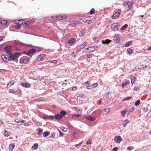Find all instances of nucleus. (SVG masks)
I'll use <instances>...</instances> for the list:
<instances>
[{"mask_svg": "<svg viewBox=\"0 0 151 151\" xmlns=\"http://www.w3.org/2000/svg\"><path fill=\"white\" fill-rule=\"evenodd\" d=\"M121 10L120 9H116L114 12V14L112 17V18L113 19H116L118 18L120 14Z\"/></svg>", "mask_w": 151, "mask_h": 151, "instance_id": "f257e3e1", "label": "nucleus"}, {"mask_svg": "<svg viewBox=\"0 0 151 151\" xmlns=\"http://www.w3.org/2000/svg\"><path fill=\"white\" fill-rule=\"evenodd\" d=\"M12 46L10 45H7L4 47V50L9 54H10L12 51Z\"/></svg>", "mask_w": 151, "mask_h": 151, "instance_id": "f03ea898", "label": "nucleus"}, {"mask_svg": "<svg viewBox=\"0 0 151 151\" xmlns=\"http://www.w3.org/2000/svg\"><path fill=\"white\" fill-rule=\"evenodd\" d=\"M7 22L5 20L0 21V27H1L5 28L8 26Z\"/></svg>", "mask_w": 151, "mask_h": 151, "instance_id": "7ed1b4c3", "label": "nucleus"}, {"mask_svg": "<svg viewBox=\"0 0 151 151\" xmlns=\"http://www.w3.org/2000/svg\"><path fill=\"white\" fill-rule=\"evenodd\" d=\"M36 51V50L35 49H32L29 50V51L27 52L26 54L29 56H31L32 55V54L35 53Z\"/></svg>", "mask_w": 151, "mask_h": 151, "instance_id": "20e7f679", "label": "nucleus"}, {"mask_svg": "<svg viewBox=\"0 0 151 151\" xmlns=\"http://www.w3.org/2000/svg\"><path fill=\"white\" fill-rule=\"evenodd\" d=\"M76 40L75 38L70 39L68 42V44L70 46L74 45L76 42Z\"/></svg>", "mask_w": 151, "mask_h": 151, "instance_id": "39448f33", "label": "nucleus"}, {"mask_svg": "<svg viewBox=\"0 0 151 151\" xmlns=\"http://www.w3.org/2000/svg\"><path fill=\"white\" fill-rule=\"evenodd\" d=\"M29 60L25 57H22L20 59V63L26 64L29 62Z\"/></svg>", "mask_w": 151, "mask_h": 151, "instance_id": "423d86ee", "label": "nucleus"}, {"mask_svg": "<svg viewBox=\"0 0 151 151\" xmlns=\"http://www.w3.org/2000/svg\"><path fill=\"white\" fill-rule=\"evenodd\" d=\"M115 141L117 143H120L122 141V139L119 136H116L114 139Z\"/></svg>", "mask_w": 151, "mask_h": 151, "instance_id": "0eeeda50", "label": "nucleus"}, {"mask_svg": "<svg viewBox=\"0 0 151 151\" xmlns=\"http://www.w3.org/2000/svg\"><path fill=\"white\" fill-rule=\"evenodd\" d=\"M45 55H40L38 56L37 58V60L38 61H42L45 59Z\"/></svg>", "mask_w": 151, "mask_h": 151, "instance_id": "6e6552de", "label": "nucleus"}, {"mask_svg": "<svg viewBox=\"0 0 151 151\" xmlns=\"http://www.w3.org/2000/svg\"><path fill=\"white\" fill-rule=\"evenodd\" d=\"M112 27H113V30L114 31H116L118 30L119 29V25H116L115 24H113L111 25Z\"/></svg>", "mask_w": 151, "mask_h": 151, "instance_id": "1a4fd4ad", "label": "nucleus"}, {"mask_svg": "<svg viewBox=\"0 0 151 151\" xmlns=\"http://www.w3.org/2000/svg\"><path fill=\"white\" fill-rule=\"evenodd\" d=\"M133 4L134 2H131L130 3L127 2L125 4H124V6H125L126 5H128V7L129 9H131L132 8Z\"/></svg>", "mask_w": 151, "mask_h": 151, "instance_id": "9d476101", "label": "nucleus"}, {"mask_svg": "<svg viewBox=\"0 0 151 151\" xmlns=\"http://www.w3.org/2000/svg\"><path fill=\"white\" fill-rule=\"evenodd\" d=\"M21 85V86L27 88H29L30 86V84L28 83H24L23 82H22Z\"/></svg>", "mask_w": 151, "mask_h": 151, "instance_id": "9b49d317", "label": "nucleus"}, {"mask_svg": "<svg viewBox=\"0 0 151 151\" xmlns=\"http://www.w3.org/2000/svg\"><path fill=\"white\" fill-rule=\"evenodd\" d=\"M111 111L110 109L109 108H106L104 109L101 112H103L104 114H106L108 113Z\"/></svg>", "mask_w": 151, "mask_h": 151, "instance_id": "f8f14e48", "label": "nucleus"}, {"mask_svg": "<svg viewBox=\"0 0 151 151\" xmlns=\"http://www.w3.org/2000/svg\"><path fill=\"white\" fill-rule=\"evenodd\" d=\"M58 19L62 20L65 19L66 18V16L65 14H61L58 15Z\"/></svg>", "mask_w": 151, "mask_h": 151, "instance_id": "ddd939ff", "label": "nucleus"}, {"mask_svg": "<svg viewBox=\"0 0 151 151\" xmlns=\"http://www.w3.org/2000/svg\"><path fill=\"white\" fill-rule=\"evenodd\" d=\"M87 43L86 42H84L82 44L79 45V47L80 49H83L87 45Z\"/></svg>", "mask_w": 151, "mask_h": 151, "instance_id": "4468645a", "label": "nucleus"}, {"mask_svg": "<svg viewBox=\"0 0 151 151\" xmlns=\"http://www.w3.org/2000/svg\"><path fill=\"white\" fill-rule=\"evenodd\" d=\"M14 83V81L12 80L10 81L9 83L8 84L6 87L7 88H9L12 85H13Z\"/></svg>", "mask_w": 151, "mask_h": 151, "instance_id": "2eb2a0df", "label": "nucleus"}, {"mask_svg": "<svg viewBox=\"0 0 151 151\" xmlns=\"http://www.w3.org/2000/svg\"><path fill=\"white\" fill-rule=\"evenodd\" d=\"M19 22H22V24H24L25 27L29 26V25L30 23L29 22H26L24 21L21 20V21H19Z\"/></svg>", "mask_w": 151, "mask_h": 151, "instance_id": "dca6fc26", "label": "nucleus"}, {"mask_svg": "<svg viewBox=\"0 0 151 151\" xmlns=\"http://www.w3.org/2000/svg\"><path fill=\"white\" fill-rule=\"evenodd\" d=\"M15 146V145L14 144L12 143L10 144L9 147V150L11 151H12L14 148Z\"/></svg>", "mask_w": 151, "mask_h": 151, "instance_id": "f3484780", "label": "nucleus"}, {"mask_svg": "<svg viewBox=\"0 0 151 151\" xmlns=\"http://www.w3.org/2000/svg\"><path fill=\"white\" fill-rule=\"evenodd\" d=\"M132 43V41H130L126 42V44L125 45V47H128L130 46Z\"/></svg>", "mask_w": 151, "mask_h": 151, "instance_id": "a211bd4d", "label": "nucleus"}, {"mask_svg": "<svg viewBox=\"0 0 151 151\" xmlns=\"http://www.w3.org/2000/svg\"><path fill=\"white\" fill-rule=\"evenodd\" d=\"M111 41V40H110L109 39H106L105 40H102V42L103 44H108L110 43Z\"/></svg>", "mask_w": 151, "mask_h": 151, "instance_id": "6ab92c4d", "label": "nucleus"}, {"mask_svg": "<svg viewBox=\"0 0 151 151\" xmlns=\"http://www.w3.org/2000/svg\"><path fill=\"white\" fill-rule=\"evenodd\" d=\"M87 50H88L89 52H91L95 50V49L93 46L87 48Z\"/></svg>", "mask_w": 151, "mask_h": 151, "instance_id": "aec40b11", "label": "nucleus"}, {"mask_svg": "<svg viewBox=\"0 0 151 151\" xmlns=\"http://www.w3.org/2000/svg\"><path fill=\"white\" fill-rule=\"evenodd\" d=\"M86 118L87 119L91 121H94L96 120V119L95 118L91 116H86Z\"/></svg>", "mask_w": 151, "mask_h": 151, "instance_id": "412c9836", "label": "nucleus"}, {"mask_svg": "<svg viewBox=\"0 0 151 151\" xmlns=\"http://www.w3.org/2000/svg\"><path fill=\"white\" fill-rule=\"evenodd\" d=\"M9 58L8 56L6 55H4L1 56L2 59L4 61H6Z\"/></svg>", "mask_w": 151, "mask_h": 151, "instance_id": "4be33fe9", "label": "nucleus"}, {"mask_svg": "<svg viewBox=\"0 0 151 151\" xmlns=\"http://www.w3.org/2000/svg\"><path fill=\"white\" fill-rule=\"evenodd\" d=\"M9 55H10V60H14L15 58L14 54L10 53V54Z\"/></svg>", "mask_w": 151, "mask_h": 151, "instance_id": "5701e85b", "label": "nucleus"}, {"mask_svg": "<svg viewBox=\"0 0 151 151\" xmlns=\"http://www.w3.org/2000/svg\"><path fill=\"white\" fill-rule=\"evenodd\" d=\"M128 53L131 55L133 52V49H131V48H128L127 50Z\"/></svg>", "mask_w": 151, "mask_h": 151, "instance_id": "b1692460", "label": "nucleus"}, {"mask_svg": "<svg viewBox=\"0 0 151 151\" xmlns=\"http://www.w3.org/2000/svg\"><path fill=\"white\" fill-rule=\"evenodd\" d=\"M129 122V121L128 119L125 120L122 123L124 127H125L127 124Z\"/></svg>", "mask_w": 151, "mask_h": 151, "instance_id": "393cba45", "label": "nucleus"}, {"mask_svg": "<svg viewBox=\"0 0 151 151\" xmlns=\"http://www.w3.org/2000/svg\"><path fill=\"white\" fill-rule=\"evenodd\" d=\"M54 116H55V118L58 119H60L62 118L59 114H57Z\"/></svg>", "mask_w": 151, "mask_h": 151, "instance_id": "a878e982", "label": "nucleus"}, {"mask_svg": "<svg viewBox=\"0 0 151 151\" xmlns=\"http://www.w3.org/2000/svg\"><path fill=\"white\" fill-rule=\"evenodd\" d=\"M127 109V108L123 109L121 111V114L122 116H124L126 114V110Z\"/></svg>", "mask_w": 151, "mask_h": 151, "instance_id": "bb28decb", "label": "nucleus"}, {"mask_svg": "<svg viewBox=\"0 0 151 151\" xmlns=\"http://www.w3.org/2000/svg\"><path fill=\"white\" fill-rule=\"evenodd\" d=\"M50 134V133L48 131H45L43 133V136L44 137H45L49 135Z\"/></svg>", "mask_w": 151, "mask_h": 151, "instance_id": "cd10ccee", "label": "nucleus"}, {"mask_svg": "<svg viewBox=\"0 0 151 151\" xmlns=\"http://www.w3.org/2000/svg\"><path fill=\"white\" fill-rule=\"evenodd\" d=\"M38 144L36 143H35L34 145L32 147V148L33 149H36L38 148Z\"/></svg>", "mask_w": 151, "mask_h": 151, "instance_id": "c85d7f7f", "label": "nucleus"}, {"mask_svg": "<svg viewBox=\"0 0 151 151\" xmlns=\"http://www.w3.org/2000/svg\"><path fill=\"white\" fill-rule=\"evenodd\" d=\"M128 24H125L120 29L121 30H123L124 29H125L128 27Z\"/></svg>", "mask_w": 151, "mask_h": 151, "instance_id": "c756f323", "label": "nucleus"}, {"mask_svg": "<svg viewBox=\"0 0 151 151\" xmlns=\"http://www.w3.org/2000/svg\"><path fill=\"white\" fill-rule=\"evenodd\" d=\"M66 114V112L65 111H61L60 112V115L62 117L64 116Z\"/></svg>", "mask_w": 151, "mask_h": 151, "instance_id": "7c9ffc66", "label": "nucleus"}, {"mask_svg": "<svg viewBox=\"0 0 151 151\" xmlns=\"http://www.w3.org/2000/svg\"><path fill=\"white\" fill-rule=\"evenodd\" d=\"M129 81H126L124 83H123L122 85V88L126 86L128 84H129Z\"/></svg>", "mask_w": 151, "mask_h": 151, "instance_id": "2f4dec72", "label": "nucleus"}, {"mask_svg": "<svg viewBox=\"0 0 151 151\" xmlns=\"http://www.w3.org/2000/svg\"><path fill=\"white\" fill-rule=\"evenodd\" d=\"M32 120L35 122V123L37 124H40L41 123L40 122H39L35 118H33L32 119Z\"/></svg>", "mask_w": 151, "mask_h": 151, "instance_id": "473e14b6", "label": "nucleus"}, {"mask_svg": "<svg viewBox=\"0 0 151 151\" xmlns=\"http://www.w3.org/2000/svg\"><path fill=\"white\" fill-rule=\"evenodd\" d=\"M85 31V30H83L81 31L79 33L80 36L81 37L84 36Z\"/></svg>", "mask_w": 151, "mask_h": 151, "instance_id": "72a5a7b5", "label": "nucleus"}, {"mask_svg": "<svg viewBox=\"0 0 151 151\" xmlns=\"http://www.w3.org/2000/svg\"><path fill=\"white\" fill-rule=\"evenodd\" d=\"M90 81H87L84 83V85L87 88V86H88L90 85Z\"/></svg>", "mask_w": 151, "mask_h": 151, "instance_id": "f704fd0d", "label": "nucleus"}, {"mask_svg": "<svg viewBox=\"0 0 151 151\" xmlns=\"http://www.w3.org/2000/svg\"><path fill=\"white\" fill-rule=\"evenodd\" d=\"M58 17V15H54L53 16H52V17L53 19H55L59 20V19H58L59 17Z\"/></svg>", "mask_w": 151, "mask_h": 151, "instance_id": "c9c22d12", "label": "nucleus"}, {"mask_svg": "<svg viewBox=\"0 0 151 151\" xmlns=\"http://www.w3.org/2000/svg\"><path fill=\"white\" fill-rule=\"evenodd\" d=\"M22 53H15L14 54L15 58H18Z\"/></svg>", "mask_w": 151, "mask_h": 151, "instance_id": "e433bc0d", "label": "nucleus"}, {"mask_svg": "<svg viewBox=\"0 0 151 151\" xmlns=\"http://www.w3.org/2000/svg\"><path fill=\"white\" fill-rule=\"evenodd\" d=\"M98 85V84L97 83H95L92 84L91 86L93 88H96L97 87Z\"/></svg>", "mask_w": 151, "mask_h": 151, "instance_id": "4c0bfd02", "label": "nucleus"}, {"mask_svg": "<svg viewBox=\"0 0 151 151\" xmlns=\"http://www.w3.org/2000/svg\"><path fill=\"white\" fill-rule=\"evenodd\" d=\"M140 101L139 100H137L134 104V105L135 106H137L140 103Z\"/></svg>", "mask_w": 151, "mask_h": 151, "instance_id": "58836bf2", "label": "nucleus"}, {"mask_svg": "<svg viewBox=\"0 0 151 151\" xmlns=\"http://www.w3.org/2000/svg\"><path fill=\"white\" fill-rule=\"evenodd\" d=\"M95 10V9L94 8H93L91 9L90 12L89 14L90 15H92L94 13Z\"/></svg>", "mask_w": 151, "mask_h": 151, "instance_id": "ea45409f", "label": "nucleus"}, {"mask_svg": "<svg viewBox=\"0 0 151 151\" xmlns=\"http://www.w3.org/2000/svg\"><path fill=\"white\" fill-rule=\"evenodd\" d=\"M67 124L69 128L71 129L73 128V127L69 122H67Z\"/></svg>", "mask_w": 151, "mask_h": 151, "instance_id": "a19ab883", "label": "nucleus"}, {"mask_svg": "<svg viewBox=\"0 0 151 151\" xmlns=\"http://www.w3.org/2000/svg\"><path fill=\"white\" fill-rule=\"evenodd\" d=\"M42 130L41 129H39L38 132L37 133V134L39 135H41L42 134Z\"/></svg>", "mask_w": 151, "mask_h": 151, "instance_id": "79ce46f5", "label": "nucleus"}, {"mask_svg": "<svg viewBox=\"0 0 151 151\" xmlns=\"http://www.w3.org/2000/svg\"><path fill=\"white\" fill-rule=\"evenodd\" d=\"M91 139H89L86 142V143L87 145H89L91 143Z\"/></svg>", "mask_w": 151, "mask_h": 151, "instance_id": "37998d69", "label": "nucleus"}, {"mask_svg": "<svg viewBox=\"0 0 151 151\" xmlns=\"http://www.w3.org/2000/svg\"><path fill=\"white\" fill-rule=\"evenodd\" d=\"M136 78L134 77L132 78L131 79V83L132 84H133L135 82V80Z\"/></svg>", "mask_w": 151, "mask_h": 151, "instance_id": "c03bdc74", "label": "nucleus"}, {"mask_svg": "<svg viewBox=\"0 0 151 151\" xmlns=\"http://www.w3.org/2000/svg\"><path fill=\"white\" fill-rule=\"evenodd\" d=\"M61 130L63 132H66L67 131V129L65 127H62L61 128Z\"/></svg>", "mask_w": 151, "mask_h": 151, "instance_id": "a18cd8bd", "label": "nucleus"}, {"mask_svg": "<svg viewBox=\"0 0 151 151\" xmlns=\"http://www.w3.org/2000/svg\"><path fill=\"white\" fill-rule=\"evenodd\" d=\"M131 99H132V97H131L126 98L124 99L123 100V101H125L126 100H129Z\"/></svg>", "mask_w": 151, "mask_h": 151, "instance_id": "49530a36", "label": "nucleus"}, {"mask_svg": "<svg viewBox=\"0 0 151 151\" xmlns=\"http://www.w3.org/2000/svg\"><path fill=\"white\" fill-rule=\"evenodd\" d=\"M57 60H54L52 61H48L49 63H51L55 64H56L57 63Z\"/></svg>", "mask_w": 151, "mask_h": 151, "instance_id": "de8ad7c7", "label": "nucleus"}, {"mask_svg": "<svg viewBox=\"0 0 151 151\" xmlns=\"http://www.w3.org/2000/svg\"><path fill=\"white\" fill-rule=\"evenodd\" d=\"M81 115L80 114H74L73 115V116L75 117H77L78 116H80Z\"/></svg>", "mask_w": 151, "mask_h": 151, "instance_id": "09e8293b", "label": "nucleus"}, {"mask_svg": "<svg viewBox=\"0 0 151 151\" xmlns=\"http://www.w3.org/2000/svg\"><path fill=\"white\" fill-rule=\"evenodd\" d=\"M83 142H81L79 143L78 144H77L76 145L75 147H80L81 145L82 144Z\"/></svg>", "mask_w": 151, "mask_h": 151, "instance_id": "8fccbe9b", "label": "nucleus"}, {"mask_svg": "<svg viewBox=\"0 0 151 151\" xmlns=\"http://www.w3.org/2000/svg\"><path fill=\"white\" fill-rule=\"evenodd\" d=\"M54 116H48V119H52L55 118Z\"/></svg>", "mask_w": 151, "mask_h": 151, "instance_id": "3c124183", "label": "nucleus"}, {"mask_svg": "<svg viewBox=\"0 0 151 151\" xmlns=\"http://www.w3.org/2000/svg\"><path fill=\"white\" fill-rule=\"evenodd\" d=\"M9 92L12 93H16V91L14 90H10L9 91Z\"/></svg>", "mask_w": 151, "mask_h": 151, "instance_id": "603ef678", "label": "nucleus"}, {"mask_svg": "<svg viewBox=\"0 0 151 151\" xmlns=\"http://www.w3.org/2000/svg\"><path fill=\"white\" fill-rule=\"evenodd\" d=\"M4 134L7 137L9 135V133H8V132L6 131H5Z\"/></svg>", "mask_w": 151, "mask_h": 151, "instance_id": "864d4df0", "label": "nucleus"}, {"mask_svg": "<svg viewBox=\"0 0 151 151\" xmlns=\"http://www.w3.org/2000/svg\"><path fill=\"white\" fill-rule=\"evenodd\" d=\"M134 107L132 108L129 112V113H130L133 112L134 110Z\"/></svg>", "mask_w": 151, "mask_h": 151, "instance_id": "5fc2aeb1", "label": "nucleus"}, {"mask_svg": "<svg viewBox=\"0 0 151 151\" xmlns=\"http://www.w3.org/2000/svg\"><path fill=\"white\" fill-rule=\"evenodd\" d=\"M86 22L88 24H90L92 22V21L91 20H87Z\"/></svg>", "mask_w": 151, "mask_h": 151, "instance_id": "6e6d98bb", "label": "nucleus"}, {"mask_svg": "<svg viewBox=\"0 0 151 151\" xmlns=\"http://www.w3.org/2000/svg\"><path fill=\"white\" fill-rule=\"evenodd\" d=\"M133 147H131L130 146L128 147H127V149L128 150H131Z\"/></svg>", "mask_w": 151, "mask_h": 151, "instance_id": "4d7b16f0", "label": "nucleus"}, {"mask_svg": "<svg viewBox=\"0 0 151 151\" xmlns=\"http://www.w3.org/2000/svg\"><path fill=\"white\" fill-rule=\"evenodd\" d=\"M78 96L80 97H82V98H84L85 97V95H84L83 94H79Z\"/></svg>", "mask_w": 151, "mask_h": 151, "instance_id": "13d9d810", "label": "nucleus"}, {"mask_svg": "<svg viewBox=\"0 0 151 151\" xmlns=\"http://www.w3.org/2000/svg\"><path fill=\"white\" fill-rule=\"evenodd\" d=\"M118 150V148L117 147H115L113 149V150L114 151H117Z\"/></svg>", "mask_w": 151, "mask_h": 151, "instance_id": "bf43d9fd", "label": "nucleus"}, {"mask_svg": "<svg viewBox=\"0 0 151 151\" xmlns=\"http://www.w3.org/2000/svg\"><path fill=\"white\" fill-rule=\"evenodd\" d=\"M15 121L16 122H17V123H19V122L20 121V119L17 118L15 119Z\"/></svg>", "mask_w": 151, "mask_h": 151, "instance_id": "052dcab7", "label": "nucleus"}, {"mask_svg": "<svg viewBox=\"0 0 151 151\" xmlns=\"http://www.w3.org/2000/svg\"><path fill=\"white\" fill-rule=\"evenodd\" d=\"M77 133L76 132H74L73 134V136L74 137H76V135H77Z\"/></svg>", "mask_w": 151, "mask_h": 151, "instance_id": "680f3d73", "label": "nucleus"}, {"mask_svg": "<svg viewBox=\"0 0 151 151\" xmlns=\"http://www.w3.org/2000/svg\"><path fill=\"white\" fill-rule=\"evenodd\" d=\"M59 132H60L59 133H60V135L62 136H63V135H64V133L62 132L60 130H59Z\"/></svg>", "mask_w": 151, "mask_h": 151, "instance_id": "e2e57ef3", "label": "nucleus"}, {"mask_svg": "<svg viewBox=\"0 0 151 151\" xmlns=\"http://www.w3.org/2000/svg\"><path fill=\"white\" fill-rule=\"evenodd\" d=\"M91 87H92L91 86H90V85H89V86H87V88L88 89H91Z\"/></svg>", "mask_w": 151, "mask_h": 151, "instance_id": "0e129e2a", "label": "nucleus"}, {"mask_svg": "<svg viewBox=\"0 0 151 151\" xmlns=\"http://www.w3.org/2000/svg\"><path fill=\"white\" fill-rule=\"evenodd\" d=\"M17 91L18 93H20L22 91L20 89H18V90Z\"/></svg>", "mask_w": 151, "mask_h": 151, "instance_id": "69168bd1", "label": "nucleus"}, {"mask_svg": "<svg viewBox=\"0 0 151 151\" xmlns=\"http://www.w3.org/2000/svg\"><path fill=\"white\" fill-rule=\"evenodd\" d=\"M86 56L88 58H90L91 55L90 54H87Z\"/></svg>", "mask_w": 151, "mask_h": 151, "instance_id": "338daca9", "label": "nucleus"}, {"mask_svg": "<svg viewBox=\"0 0 151 151\" xmlns=\"http://www.w3.org/2000/svg\"><path fill=\"white\" fill-rule=\"evenodd\" d=\"M48 116H44V118L45 119H48Z\"/></svg>", "mask_w": 151, "mask_h": 151, "instance_id": "774afa93", "label": "nucleus"}]
</instances>
